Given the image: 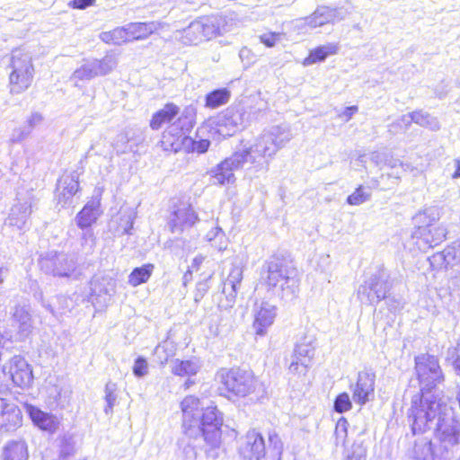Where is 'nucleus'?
Masks as SVG:
<instances>
[{
	"mask_svg": "<svg viewBox=\"0 0 460 460\" xmlns=\"http://www.w3.org/2000/svg\"><path fill=\"white\" fill-rule=\"evenodd\" d=\"M367 448L362 443H354L348 450L345 460H366Z\"/></svg>",
	"mask_w": 460,
	"mask_h": 460,
	"instance_id": "obj_50",
	"label": "nucleus"
},
{
	"mask_svg": "<svg viewBox=\"0 0 460 460\" xmlns=\"http://www.w3.org/2000/svg\"><path fill=\"white\" fill-rule=\"evenodd\" d=\"M347 11L341 7L330 8L327 6L318 7L310 16L304 18L303 24L310 29H315L328 23L344 20Z\"/></svg>",
	"mask_w": 460,
	"mask_h": 460,
	"instance_id": "obj_21",
	"label": "nucleus"
},
{
	"mask_svg": "<svg viewBox=\"0 0 460 460\" xmlns=\"http://www.w3.org/2000/svg\"><path fill=\"white\" fill-rule=\"evenodd\" d=\"M39 263L46 274L59 278L71 277L77 265L74 255L57 252H49L41 256Z\"/></svg>",
	"mask_w": 460,
	"mask_h": 460,
	"instance_id": "obj_13",
	"label": "nucleus"
},
{
	"mask_svg": "<svg viewBox=\"0 0 460 460\" xmlns=\"http://www.w3.org/2000/svg\"><path fill=\"white\" fill-rule=\"evenodd\" d=\"M241 455L248 460H261L265 456V443L262 436L255 430L249 431L240 448Z\"/></svg>",
	"mask_w": 460,
	"mask_h": 460,
	"instance_id": "obj_26",
	"label": "nucleus"
},
{
	"mask_svg": "<svg viewBox=\"0 0 460 460\" xmlns=\"http://www.w3.org/2000/svg\"><path fill=\"white\" fill-rule=\"evenodd\" d=\"M276 305L267 302L261 301L255 303L253 306V323L252 327L256 335L264 336L268 329L273 324L277 316Z\"/></svg>",
	"mask_w": 460,
	"mask_h": 460,
	"instance_id": "obj_20",
	"label": "nucleus"
},
{
	"mask_svg": "<svg viewBox=\"0 0 460 460\" xmlns=\"http://www.w3.org/2000/svg\"><path fill=\"white\" fill-rule=\"evenodd\" d=\"M339 50L338 43H327L325 45L319 46L310 51L309 56L305 59L304 64L308 66L317 62H322L331 55H335Z\"/></svg>",
	"mask_w": 460,
	"mask_h": 460,
	"instance_id": "obj_36",
	"label": "nucleus"
},
{
	"mask_svg": "<svg viewBox=\"0 0 460 460\" xmlns=\"http://www.w3.org/2000/svg\"><path fill=\"white\" fill-rule=\"evenodd\" d=\"M261 104L257 103L256 106L239 104L227 108L217 119V133L223 137H226L243 129L252 120L258 118L259 113L263 109Z\"/></svg>",
	"mask_w": 460,
	"mask_h": 460,
	"instance_id": "obj_6",
	"label": "nucleus"
},
{
	"mask_svg": "<svg viewBox=\"0 0 460 460\" xmlns=\"http://www.w3.org/2000/svg\"><path fill=\"white\" fill-rule=\"evenodd\" d=\"M390 273L383 266L371 274L358 288L357 296L361 304L376 305L386 298L391 288Z\"/></svg>",
	"mask_w": 460,
	"mask_h": 460,
	"instance_id": "obj_9",
	"label": "nucleus"
},
{
	"mask_svg": "<svg viewBox=\"0 0 460 460\" xmlns=\"http://www.w3.org/2000/svg\"><path fill=\"white\" fill-rule=\"evenodd\" d=\"M197 22L201 27L199 29L203 40H209L227 32L233 26V18L223 14L200 17Z\"/></svg>",
	"mask_w": 460,
	"mask_h": 460,
	"instance_id": "obj_19",
	"label": "nucleus"
},
{
	"mask_svg": "<svg viewBox=\"0 0 460 460\" xmlns=\"http://www.w3.org/2000/svg\"><path fill=\"white\" fill-rule=\"evenodd\" d=\"M292 138L290 131L281 126H272L264 129L248 145L237 152L244 157L243 163L249 164L248 170L258 172L269 171L270 162L278 152Z\"/></svg>",
	"mask_w": 460,
	"mask_h": 460,
	"instance_id": "obj_2",
	"label": "nucleus"
},
{
	"mask_svg": "<svg viewBox=\"0 0 460 460\" xmlns=\"http://www.w3.org/2000/svg\"><path fill=\"white\" fill-rule=\"evenodd\" d=\"M4 460H27L28 449L24 441H12L8 443L3 451Z\"/></svg>",
	"mask_w": 460,
	"mask_h": 460,
	"instance_id": "obj_38",
	"label": "nucleus"
},
{
	"mask_svg": "<svg viewBox=\"0 0 460 460\" xmlns=\"http://www.w3.org/2000/svg\"><path fill=\"white\" fill-rule=\"evenodd\" d=\"M116 65V58L111 55H106L101 59H84L82 65L72 74L71 80L75 82V86H78L79 81H90L110 74Z\"/></svg>",
	"mask_w": 460,
	"mask_h": 460,
	"instance_id": "obj_12",
	"label": "nucleus"
},
{
	"mask_svg": "<svg viewBox=\"0 0 460 460\" xmlns=\"http://www.w3.org/2000/svg\"><path fill=\"white\" fill-rule=\"evenodd\" d=\"M154 268L153 264L148 263L134 269L128 276V283L133 287L146 283L151 277Z\"/></svg>",
	"mask_w": 460,
	"mask_h": 460,
	"instance_id": "obj_42",
	"label": "nucleus"
},
{
	"mask_svg": "<svg viewBox=\"0 0 460 460\" xmlns=\"http://www.w3.org/2000/svg\"><path fill=\"white\" fill-rule=\"evenodd\" d=\"M101 201L99 199L89 200L75 217V223L82 230L91 229L101 215Z\"/></svg>",
	"mask_w": 460,
	"mask_h": 460,
	"instance_id": "obj_30",
	"label": "nucleus"
},
{
	"mask_svg": "<svg viewBox=\"0 0 460 460\" xmlns=\"http://www.w3.org/2000/svg\"><path fill=\"white\" fill-rule=\"evenodd\" d=\"M376 375L368 371H360L357 381L350 385L353 401L360 406L374 397Z\"/></svg>",
	"mask_w": 460,
	"mask_h": 460,
	"instance_id": "obj_22",
	"label": "nucleus"
},
{
	"mask_svg": "<svg viewBox=\"0 0 460 460\" xmlns=\"http://www.w3.org/2000/svg\"><path fill=\"white\" fill-rule=\"evenodd\" d=\"M269 440L270 445L273 447V448L276 450V453L279 456L281 454L282 450V442L279 438V437L276 433H270L269 435Z\"/></svg>",
	"mask_w": 460,
	"mask_h": 460,
	"instance_id": "obj_64",
	"label": "nucleus"
},
{
	"mask_svg": "<svg viewBox=\"0 0 460 460\" xmlns=\"http://www.w3.org/2000/svg\"><path fill=\"white\" fill-rule=\"evenodd\" d=\"M44 120L42 114L40 112H32L25 122V127L31 132L36 127L40 126Z\"/></svg>",
	"mask_w": 460,
	"mask_h": 460,
	"instance_id": "obj_60",
	"label": "nucleus"
},
{
	"mask_svg": "<svg viewBox=\"0 0 460 460\" xmlns=\"http://www.w3.org/2000/svg\"><path fill=\"white\" fill-rule=\"evenodd\" d=\"M413 456L416 460H432L431 444L426 441L416 443Z\"/></svg>",
	"mask_w": 460,
	"mask_h": 460,
	"instance_id": "obj_45",
	"label": "nucleus"
},
{
	"mask_svg": "<svg viewBox=\"0 0 460 460\" xmlns=\"http://www.w3.org/2000/svg\"><path fill=\"white\" fill-rule=\"evenodd\" d=\"M211 246L218 251H225L228 245V240L225 234V233H219L217 238L215 241L209 242Z\"/></svg>",
	"mask_w": 460,
	"mask_h": 460,
	"instance_id": "obj_62",
	"label": "nucleus"
},
{
	"mask_svg": "<svg viewBox=\"0 0 460 460\" xmlns=\"http://www.w3.org/2000/svg\"><path fill=\"white\" fill-rule=\"evenodd\" d=\"M281 38H282L281 33L268 32V33L261 34L260 36V40L261 43H263L267 47L271 48V47L275 46V44L278 41H279L281 40Z\"/></svg>",
	"mask_w": 460,
	"mask_h": 460,
	"instance_id": "obj_58",
	"label": "nucleus"
},
{
	"mask_svg": "<svg viewBox=\"0 0 460 460\" xmlns=\"http://www.w3.org/2000/svg\"><path fill=\"white\" fill-rule=\"evenodd\" d=\"M314 346L312 341H303L296 344L288 362V372L295 376H305L312 365Z\"/></svg>",
	"mask_w": 460,
	"mask_h": 460,
	"instance_id": "obj_15",
	"label": "nucleus"
},
{
	"mask_svg": "<svg viewBox=\"0 0 460 460\" xmlns=\"http://www.w3.org/2000/svg\"><path fill=\"white\" fill-rule=\"evenodd\" d=\"M231 93L226 88L217 89L206 95L205 106L209 109L218 108L228 102Z\"/></svg>",
	"mask_w": 460,
	"mask_h": 460,
	"instance_id": "obj_40",
	"label": "nucleus"
},
{
	"mask_svg": "<svg viewBox=\"0 0 460 460\" xmlns=\"http://www.w3.org/2000/svg\"><path fill=\"white\" fill-rule=\"evenodd\" d=\"M414 123L433 131H437L440 128L439 122L435 117L430 116L427 112L419 111H414Z\"/></svg>",
	"mask_w": 460,
	"mask_h": 460,
	"instance_id": "obj_43",
	"label": "nucleus"
},
{
	"mask_svg": "<svg viewBox=\"0 0 460 460\" xmlns=\"http://www.w3.org/2000/svg\"><path fill=\"white\" fill-rule=\"evenodd\" d=\"M414 122V111L402 115L396 121L389 125V131L394 134L406 130Z\"/></svg>",
	"mask_w": 460,
	"mask_h": 460,
	"instance_id": "obj_44",
	"label": "nucleus"
},
{
	"mask_svg": "<svg viewBox=\"0 0 460 460\" xmlns=\"http://www.w3.org/2000/svg\"><path fill=\"white\" fill-rule=\"evenodd\" d=\"M13 321L20 339L23 340L29 337L33 330L31 306L28 305H16L13 312Z\"/></svg>",
	"mask_w": 460,
	"mask_h": 460,
	"instance_id": "obj_28",
	"label": "nucleus"
},
{
	"mask_svg": "<svg viewBox=\"0 0 460 460\" xmlns=\"http://www.w3.org/2000/svg\"><path fill=\"white\" fill-rule=\"evenodd\" d=\"M244 156L235 151L209 171L214 184L226 185L235 181L234 172L243 167Z\"/></svg>",
	"mask_w": 460,
	"mask_h": 460,
	"instance_id": "obj_16",
	"label": "nucleus"
},
{
	"mask_svg": "<svg viewBox=\"0 0 460 460\" xmlns=\"http://www.w3.org/2000/svg\"><path fill=\"white\" fill-rule=\"evenodd\" d=\"M429 260L434 269H447L460 264V238Z\"/></svg>",
	"mask_w": 460,
	"mask_h": 460,
	"instance_id": "obj_25",
	"label": "nucleus"
},
{
	"mask_svg": "<svg viewBox=\"0 0 460 460\" xmlns=\"http://www.w3.org/2000/svg\"><path fill=\"white\" fill-rule=\"evenodd\" d=\"M264 268L262 279L268 290L286 301L296 297L299 279L297 270L291 262L273 258L265 263Z\"/></svg>",
	"mask_w": 460,
	"mask_h": 460,
	"instance_id": "obj_3",
	"label": "nucleus"
},
{
	"mask_svg": "<svg viewBox=\"0 0 460 460\" xmlns=\"http://www.w3.org/2000/svg\"><path fill=\"white\" fill-rule=\"evenodd\" d=\"M168 343L164 342L159 344L155 349V354L157 356L159 362L163 365L165 364L169 358L173 355L172 351H168Z\"/></svg>",
	"mask_w": 460,
	"mask_h": 460,
	"instance_id": "obj_57",
	"label": "nucleus"
},
{
	"mask_svg": "<svg viewBox=\"0 0 460 460\" xmlns=\"http://www.w3.org/2000/svg\"><path fill=\"white\" fill-rule=\"evenodd\" d=\"M79 190V175L76 172L63 175L57 186L58 202L64 204L71 199Z\"/></svg>",
	"mask_w": 460,
	"mask_h": 460,
	"instance_id": "obj_31",
	"label": "nucleus"
},
{
	"mask_svg": "<svg viewBox=\"0 0 460 460\" xmlns=\"http://www.w3.org/2000/svg\"><path fill=\"white\" fill-rule=\"evenodd\" d=\"M22 416L19 407L13 402L0 398V430L9 432L22 425Z\"/></svg>",
	"mask_w": 460,
	"mask_h": 460,
	"instance_id": "obj_23",
	"label": "nucleus"
},
{
	"mask_svg": "<svg viewBox=\"0 0 460 460\" xmlns=\"http://www.w3.org/2000/svg\"><path fill=\"white\" fill-rule=\"evenodd\" d=\"M416 227L412 232V238L420 250L426 251L438 245L447 236V230L443 226L437 225L438 212L436 208H427L416 214L413 217Z\"/></svg>",
	"mask_w": 460,
	"mask_h": 460,
	"instance_id": "obj_5",
	"label": "nucleus"
},
{
	"mask_svg": "<svg viewBox=\"0 0 460 460\" xmlns=\"http://www.w3.org/2000/svg\"><path fill=\"white\" fill-rule=\"evenodd\" d=\"M434 427H436V436L441 442L450 446L459 443L460 421L456 419L451 406H444V411L438 415Z\"/></svg>",
	"mask_w": 460,
	"mask_h": 460,
	"instance_id": "obj_14",
	"label": "nucleus"
},
{
	"mask_svg": "<svg viewBox=\"0 0 460 460\" xmlns=\"http://www.w3.org/2000/svg\"><path fill=\"white\" fill-rule=\"evenodd\" d=\"M222 394L228 399L245 397L256 389L257 381L252 371L222 368L217 373Z\"/></svg>",
	"mask_w": 460,
	"mask_h": 460,
	"instance_id": "obj_7",
	"label": "nucleus"
},
{
	"mask_svg": "<svg viewBox=\"0 0 460 460\" xmlns=\"http://www.w3.org/2000/svg\"><path fill=\"white\" fill-rule=\"evenodd\" d=\"M100 39L108 44L120 45L121 43L129 41L128 36L127 25L117 27L110 31H103L100 34Z\"/></svg>",
	"mask_w": 460,
	"mask_h": 460,
	"instance_id": "obj_39",
	"label": "nucleus"
},
{
	"mask_svg": "<svg viewBox=\"0 0 460 460\" xmlns=\"http://www.w3.org/2000/svg\"><path fill=\"white\" fill-rule=\"evenodd\" d=\"M447 405L440 393L420 392L413 395L407 413L413 434L431 429Z\"/></svg>",
	"mask_w": 460,
	"mask_h": 460,
	"instance_id": "obj_4",
	"label": "nucleus"
},
{
	"mask_svg": "<svg viewBox=\"0 0 460 460\" xmlns=\"http://www.w3.org/2000/svg\"><path fill=\"white\" fill-rule=\"evenodd\" d=\"M90 301L96 309L102 310L115 294V282L111 278H93L90 282Z\"/></svg>",
	"mask_w": 460,
	"mask_h": 460,
	"instance_id": "obj_18",
	"label": "nucleus"
},
{
	"mask_svg": "<svg viewBox=\"0 0 460 460\" xmlns=\"http://www.w3.org/2000/svg\"><path fill=\"white\" fill-rule=\"evenodd\" d=\"M199 361L196 358L189 360L175 359L172 365V373L179 376H195L200 369Z\"/></svg>",
	"mask_w": 460,
	"mask_h": 460,
	"instance_id": "obj_37",
	"label": "nucleus"
},
{
	"mask_svg": "<svg viewBox=\"0 0 460 460\" xmlns=\"http://www.w3.org/2000/svg\"><path fill=\"white\" fill-rule=\"evenodd\" d=\"M3 372L12 379L15 385L21 388L29 387L32 383L31 367L22 356H13L3 366Z\"/></svg>",
	"mask_w": 460,
	"mask_h": 460,
	"instance_id": "obj_17",
	"label": "nucleus"
},
{
	"mask_svg": "<svg viewBox=\"0 0 460 460\" xmlns=\"http://www.w3.org/2000/svg\"><path fill=\"white\" fill-rule=\"evenodd\" d=\"M133 374L137 377H143L148 374V363L143 357H138L133 366Z\"/></svg>",
	"mask_w": 460,
	"mask_h": 460,
	"instance_id": "obj_56",
	"label": "nucleus"
},
{
	"mask_svg": "<svg viewBox=\"0 0 460 460\" xmlns=\"http://www.w3.org/2000/svg\"><path fill=\"white\" fill-rule=\"evenodd\" d=\"M9 75V86L12 94L25 92L31 84L34 77L32 58L29 52L15 49L12 53Z\"/></svg>",
	"mask_w": 460,
	"mask_h": 460,
	"instance_id": "obj_8",
	"label": "nucleus"
},
{
	"mask_svg": "<svg viewBox=\"0 0 460 460\" xmlns=\"http://www.w3.org/2000/svg\"><path fill=\"white\" fill-rule=\"evenodd\" d=\"M370 198V193L366 192L364 188L362 186H359L356 189V190L350 194L348 199L347 202L349 205L352 206H358L367 200H368Z\"/></svg>",
	"mask_w": 460,
	"mask_h": 460,
	"instance_id": "obj_53",
	"label": "nucleus"
},
{
	"mask_svg": "<svg viewBox=\"0 0 460 460\" xmlns=\"http://www.w3.org/2000/svg\"><path fill=\"white\" fill-rule=\"evenodd\" d=\"M57 300L59 304V306L55 309L51 305H44V306L53 314H65L66 311H69L73 306V302L71 299L65 296H59L57 297Z\"/></svg>",
	"mask_w": 460,
	"mask_h": 460,
	"instance_id": "obj_48",
	"label": "nucleus"
},
{
	"mask_svg": "<svg viewBox=\"0 0 460 460\" xmlns=\"http://www.w3.org/2000/svg\"><path fill=\"white\" fill-rule=\"evenodd\" d=\"M26 413L38 428L43 430H54L56 428L55 417L49 413L42 411L40 409L26 403L24 405Z\"/></svg>",
	"mask_w": 460,
	"mask_h": 460,
	"instance_id": "obj_33",
	"label": "nucleus"
},
{
	"mask_svg": "<svg viewBox=\"0 0 460 460\" xmlns=\"http://www.w3.org/2000/svg\"><path fill=\"white\" fill-rule=\"evenodd\" d=\"M31 213V204L29 201L14 204L5 223L10 226H16L18 229L25 227L28 218Z\"/></svg>",
	"mask_w": 460,
	"mask_h": 460,
	"instance_id": "obj_32",
	"label": "nucleus"
},
{
	"mask_svg": "<svg viewBox=\"0 0 460 460\" xmlns=\"http://www.w3.org/2000/svg\"><path fill=\"white\" fill-rule=\"evenodd\" d=\"M140 133L139 129L135 130L133 128H126L119 133L112 143L117 154H126L133 151L130 142H136L137 145L140 141V139H137L140 137Z\"/></svg>",
	"mask_w": 460,
	"mask_h": 460,
	"instance_id": "obj_34",
	"label": "nucleus"
},
{
	"mask_svg": "<svg viewBox=\"0 0 460 460\" xmlns=\"http://www.w3.org/2000/svg\"><path fill=\"white\" fill-rule=\"evenodd\" d=\"M199 24L197 20L193 21L189 26L179 31L180 39L184 44H198L203 41L202 34L200 33Z\"/></svg>",
	"mask_w": 460,
	"mask_h": 460,
	"instance_id": "obj_41",
	"label": "nucleus"
},
{
	"mask_svg": "<svg viewBox=\"0 0 460 460\" xmlns=\"http://www.w3.org/2000/svg\"><path fill=\"white\" fill-rule=\"evenodd\" d=\"M211 279V275L205 280L200 281L197 284L195 293H194V300L195 302L200 301L207 292L209 289L208 280Z\"/></svg>",
	"mask_w": 460,
	"mask_h": 460,
	"instance_id": "obj_59",
	"label": "nucleus"
},
{
	"mask_svg": "<svg viewBox=\"0 0 460 460\" xmlns=\"http://www.w3.org/2000/svg\"><path fill=\"white\" fill-rule=\"evenodd\" d=\"M184 433L192 438L201 437L212 449L221 442L223 417L216 406L204 407L195 396H186L181 403Z\"/></svg>",
	"mask_w": 460,
	"mask_h": 460,
	"instance_id": "obj_1",
	"label": "nucleus"
},
{
	"mask_svg": "<svg viewBox=\"0 0 460 460\" xmlns=\"http://www.w3.org/2000/svg\"><path fill=\"white\" fill-rule=\"evenodd\" d=\"M415 370L422 393L432 390L444 381V375L436 357L422 354L415 358Z\"/></svg>",
	"mask_w": 460,
	"mask_h": 460,
	"instance_id": "obj_11",
	"label": "nucleus"
},
{
	"mask_svg": "<svg viewBox=\"0 0 460 460\" xmlns=\"http://www.w3.org/2000/svg\"><path fill=\"white\" fill-rule=\"evenodd\" d=\"M31 132L30 129H28L25 126L15 128L10 136L9 142L11 144L21 143L31 135Z\"/></svg>",
	"mask_w": 460,
	"mask_h": 460,
	"instance_id": "obj_55",
	"label": "nucleus"
},
{
	"mask_svg": "<svg viewBox=\"0 0 460 460\" xmlns=\"http://www.w3.org/2000/svg\"><path fill=\"white\" fill-rule=\"evenodd\" d=\"M117 385L111 382H109L105 385V401L106 407L104 408V411L106 414L111 413L112 409L115 405L117 400Z\"/></svg>",
	"mask_w": 460,
	"mask_h": 460,
	"instance_id": "obj_47",
	"label": "nucleus"
},
{
	"mask_svg": "<svg viewBox=\"0 0 460 460\" xmlns=\"http://www.w3.org/2000/svg\"><path fill=\"white\" fill-rule=\"evenodd\" d=\"M386 304L391 312H397L403 308L404 301L402 298L386 296Z\"/></svg>",
	"mask_w": 460,
	"mask_h": 460,
	"instance_id": "obj_61",
	"label": "nucleus"
},
{
	"mask_svg": "<svg viewBox=\"0 0 460 460\" xmlns=\"http://www.w3.org/2000/svg\"><path fill=\"white\" fill-rule=\"evenodd\" d=\"M199 220L197 213L187 204H181L172 214L169 226L172 233H181Z\"/></svg>",
	"mask_w": 460,
	"mask_h": 460,
	"instance_id": "obj_24",
	"label": "nucleus"
},
{
	"mask_svg": "<svg viewBox=\"0 0 460 460\" xmlns=\"http://www.w3.org/2000/svg\"><path fill=\"white\" fill-rule=\"evenodd\" d=\"M334 411L339 413H343L352 408L351 400L347 393L340 394L334 400Z\"/></svg>",
	"mask_w": 460,
	"mask_h": 460,
	"instance_id": "obj_49",
	"label": "nucleus"
},
{
	"mask_svg": "<svg viewBox=\"0 0 460 460\" xmlns=\"http://www.w3.org/2000/svg\"><path fill=\"white\" fill-rule=\"evenodd\" d=\"M179 107L172 104H166L162 110L155 112L150 121L152 129H159L164 123L172 121L174 117L179 113Z\"/></svg>",
	"mask_w": 460,
	"mask_h": 460,
	"instance_id": "obj_35",
	"label": "nucleus"
},
{
	"mask_svg": "<svg viewBox=\"0 0 460 460\" xmlns=\"http://www.w3.org/2000/svg\"><path fill=\"white\" fill-rule=\"evenodd\" d=\"M81 246L84 253H91L95 246V237L92 229L83 230Z\"/></svg>",
	"mask_w": 460,
	"mask_h": 460,
	"instance_id": "obj_51",
	"label": "nucleus"
},
{
	"mask_svg": "<svg viewBox=\"0 0 460 460\" xmlns=\"http://www.w3.org/2000/svg\"><path fill=\"white\" fill-rule=\"evenodd\" d=\"M210 141L208 139L194 140L188 137V139L185 140V151L188 152L191 151L203 154L208 151Z\"/></svg>",
	"mask_w": 460,
	"mask_h": 460,
	"instance_id": "obj_46",
	"label": "nucleus"
},
{
	"mask_svg": "<svg viewBox=\"0 0 460 460\" xmlns=\"http://www.w3.org/2000/svg\"><path fill=\"white\" fill-rule=\"evenodd\" d=\"M134 219L135 214L131 209L120 212L119 228L123 234H130V230L133 227Z\"/></svg>",
	"mask_w": 460,
	"mask_h": 460,
	"instance_id": "obj_52",
	"label": "nucleus"
},
{
	"mask_svg": "<svg viewBox=\"0 0 460 460\" xmlns=\"http://www.w3.org/2000/svg\"><path fill=\"white\" fill-rule=\"evenodd\" d=\"M370 160L380 169H383L385 167V164L386 163V160H387V154L381 153V152H373L370 155Z\"/></svg>",
	"mask_w": 460,
	"mask_h": 460,
	"instance_id": "obj_63",
	"label": "nucleus"
},
{
	"mask_svg": "<svg viewBox=\"0 0 460 460\" xmlns=\"http://www.w3.org/2000/svg\"><path fill=\"white\" fill-rule=\"evenodd\" d=\"M243 270L241 265L235 263L232 264L231 270L223 283L222 292L227 301L226 305H224L226 308L232 307L234 304L237 291L243 280Z\"/></svg>",
	"mask_w": 460,
	"mask_h": 460,
	"instance_id": "obj_27",
	"label": "nucleus"
},
{
	"mask_svg": "<svg viewBox=\"0 0 460 460\" xmlns=\"http://www.w3.org/2000/svg\"><path fill=\"white\" fill-rule=\"evenodd\" d=\"M195 110L188 107L183 111V117L179 119V125L170 126L164 133L160 141L161 147L166 152L177 153L181 149L185 150V140L188 139L186 131L190 130L194 124Z\"/></svg>",
	"mask_w": 460,
	"mask_h": 460,
	"instance_id": "obj_10",
	"label": "nucleus"
},
{
	"mask_svg": "<svg viewBox=\"0 0 460 460\" xmlns=\"http://www.w3.org/2000/svg\"><path fill=\"white\" fill-rule=\"evenodd\" d=\"M166 23L157 21L147 22H130L127 24L129 41L143 40L155 31L164 29Z\"/></svg>",
	"mask_w": 460,
	"mask_h": 460,
	"instance_id": "obj_29",
	"label": "nucleus"
},
{
	"mask_svg": "<svg viewBox=\"0 0 460 460\" xmlns=\"http://www.w3.org/2000/svg\"><path fill=\"white\" fill-rule=\"evenodd\" d=\"M348 421L344 418H341L335 427L336 444H344L348 434Z\"/></svg>",
	"mask_w": 460,
	"mask_h": 460,
	"instance_id": "obj_54",
	"label": "nucleus"
}]
</instances>
